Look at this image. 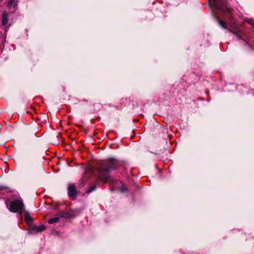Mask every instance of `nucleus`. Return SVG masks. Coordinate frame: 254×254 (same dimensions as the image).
<instances>
[{"instance_id": "6e6552de", "label": "nucleus", "mask_w": 254, "mask_h": 254, "mask_svg": "<svg viewBox=\"0 0 254 254\" xmlns=\"http://www.w3.org/2000/svg\"><path fill=\"white\" fill-rule=\"evenodd\" d=\"M8 22V14L5 11H4L2 12L1 15V24L3 26H5L7 25Z\"/></svg>"}, {"instance_id": "20e7f679", "label": "nucleus", "mask_w": 254, "mask_h": 254, "mask_svg": "<svg viewBox=\"0 0 254 254\" xmlns=\"http://www.w3.org/2000/svg\"><path fill=\"white\" fill-rule=\"evenodd\" d=\"M68 194L71 199H74L76 196V190L74 184H70L68 188Z\"/></svg>"}, {"instance_id": "f8f14e48", "label": "nucleus", "mask_w": 254, "mask_h": 254, "mask_svg": "<svg viewBox=\"0 0 254 254\" xmlns=\"http://www.w3.org/2000/svg\"><path fill=\"white\" fill-rule=\"evenodd\" d=\"M219 23L220 25V26L223 28H225L226 26V23L224 21H223V20H219Z\"/></svg>"}, {"instance_id": "7ed1b4c3", "label": "nucleus", "mask_w": 254, "mask_h": 254, "mask_svg": "<svg viewBox=\"0 0 254 254\" xmlns=\"http://www.w3.org/2000/svg\"><path fill=\"white\" fill-rule=\"evenodd\" d=\"M6 204L8 206V209L12 212L21 214L24 209L22 199L19 196H16L11 201L6 200Z\"/></svg>"}, {"instance_id": "f03ea898", "label": "nucleus", "mask_w": 254, "mask_h": 254, "mask_svg": "<svg viewBox=\"0 0 254 254\" xmlns=\"http://www.w3.org/2000/svg\"><path fill=\"white\" fill-rule=\"evenodd\" d=\"M117 161L116 160H111L108 162L106 165H102L99 168V175L98 180L103 183H105L108 181L109 182L110 185L112 184H118L117 181H113L110 180L109 171L111 169H115L116 168Z\"/></svg>"}, {"instance_id": "423d86ee", "label": "nucleus", "mask_w": 254, "mask_h": 254, "mask_svg": "<svg viewBox=\"0 0 254 254\" xmlns=\"http://www.w3.org/2000/svg\"><path fill=\"white\" fill-rule=\"evenodd\" d=\"M45 229V226L44 225H40L39 226H33L30 230V233H36L39 232H42Z\"/></svg>"}, {"instance_id": "39448f33", "label": "nucleus", "mask_w": 254, "mask_h": 254, "mask_svg": "<svg viewBox=\"0 0 254 254\" xmlns=\"http://www.w3.org/2000/svg\"><path fill=\"white\" fill-rule=\"evenodd\" d=\"M17 3V0H8V2L6 4V7L9 10L12 8L13 11H14L16 9Z\"/></svg>"}, {"instance_id": "9d476101", "label": "nucleus", "mask_w": 254, "mask_h": 254, "mask_svg": "<svg viewBox=\"0 0 254 254\" xmlns=\"http://www.w3.org/2000/svg\"><path fill=\"white\" fill-rule=\"evenodd\" d=\"M25 219L27 223H29L32 222V218L30 215L28 213H26L25 215Z\"/></svg>"}, {"instance_id": "ddd939ff", "label": "nucleus", "mask_w": 254, "mask_h": 254, "mask_svg": "<svg viewBox=\"0 0 254 254\" xmlns=\"http://www.w3.org/2000/svg\"><path fill=\"white\" fill-rule=\"evenodd\" d=\"M3 0H0V2H2Z\"/></svg>"}, {"instance_id": "0eeeda50", "label": "nucleus", "mask_w": 254, "mask_h": 254, "mask_svg": "<svg viewBox=\"0 0 254 254\" xmlns=\"http://www.w3.org/2000/svg\"><path fill=\"white\" fill-rule=\"evenodd\" d=\"M239 44H242L244 46V48L246 51L253 50V48L248 42L245 41L243 39H241L239 36Z\"/></svg>"}, {"instance_id": "f257e3e1", "label": "nucleus", "mask_w": 254, "mask_h": 254, "mask_svg": "<svg viewBox=\"0 0 254 254\" xmlns=\"http://www.w3.org/2000/svg\"><path fill=\"white\" fill-rule=\"evenodd\" d=\"M208 2L211 7L220 12L229 20V30L237 35L238 29L237 25L233 20V9L227 4L226 0H208Z\"/></svg>"}, {"instance_id": "1a4fd4ad", "label": "nucleus", "mask_w": 254, "mask_h": 254, "mask_svg": "<svg viewBox=\"0 0 254 254\" xmlns=\"http://www.w3.org/2000/svg\"><path fill=\"white\" fill-rule=\"evenodd\" d=\"M60 220V217H56L52 218L48 220V223L49 224H54L58 222Z\"/></svg>"}, {"instance_id": "9b49d317", "label": "nucleus", "mask_w": 254, "mask_h": 254, "mask_svg": "<svg viewBox=\"0 0 254 254\" xmlns=\"http://www.w3.org/2000/svg\"><path fill=\"white\" fill-rule=\"evenodd\" d=\"M96 188V186L95 185H93V186L90 187L88 190H87V193H90L91 192H92L93 190H94Z\"/></svg>"}]
</instances>
